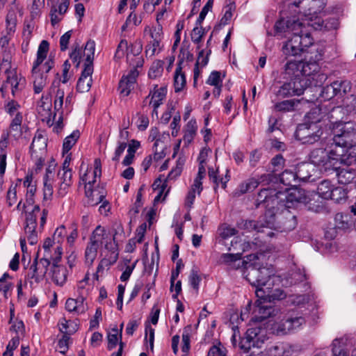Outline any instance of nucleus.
I'll use <instances>...</instances> for the list:
<instances>
[{
  "instance_id": "23",
  "label": "nucleus",
  "mask_w": 356,
  "mask_h": 356,
  "mask_svg": "<svg viewBox=\"0 0 356 356\" xmlns=\"http://www.w3.org/2000/svg\"><path fill=\"white\" fill-rule=\"evenodd\" d=\"M294 346L284 343H277L270 346L268 350L269 356H291Z\"/></svg>"
},
{
  "instance_id": "21",
  "label": "nucleus",
  "mask_w": 356,
  "mask_h": 356,
  "mask_svg": "<svg viewBox=\"0 0 356 356\" xmlns=\"http://www.w3.org/2000/svg\"><path fill=\"white\" fill-rule=\"evenodd\" d=\"M93 73V68L84 66L81 76L78 79L76 83V90L79 92H88L92 83V74Z\"/></svg>"
},
{
  "instance_id": "37",
  "label": "nucleus",
  "mask_w": 356,
  "mask_h": 356,
  "mask_svg": "<svg viewBox=\"0 0 356 356\" xmlns=\"http://www.w3.org/2000/svg\"><path fill=\"white\" fill-rule=\"evenodd\" d=\"M348 197V192L346 189L342 187H334L330 193V197L329 199L333 200L336 203H342L346 202Z\"/></svg>"
},
{
  "instance_id": "2",
  "label": "nucleus",
  "mask_w": 356,
  "mask_h": 356,
  "mask_svg": "<svg viewBox=\"0 0 356 356\" xmlns=\"http://www.w3.org/2000/svg\"><path fill=\"white\" fill-rule=\"evenodd\" d=\"M335 147L350 148L356 146V122H334L330 127Z\"/></svg>"
},
{
  "instance_id": "20",
  "label": "nucleus",
  "mask_w": 356,
  "mask_h": 356,
  "mask_svg": "<svg viewBox=\"0 0 356 356\" xmlns=\"http://www.w3.org/2000/svg\"><path fill=\"white\" fill-rule=\"evenodd\" d=\"M58 263L59 257L51 265V279L56 285L62 286L67 281V269L65 266L59 265Z\"/></svg>"
},
{
  "instance_id": "25",
  "label": "nucleus",
  "mask_w": 356,
  "mask_h": 356,
  "mask_svg": "<svg viewBox=\"0 0 356 356\" xmlns=\"http://www.w3.org/2000/svg\"><path fill=\"white\" fill-rule=\"evenodd\" d=\"M58 176L61 179V183L58 189V193L60 195H65L67 193L68 188L72 185V170H63V172H59Z\"/></svg>"
},
{
  "instance_id": "34",
  "label": "nucleus",
  "mask_w": 356,
  "mask_h": 356,
  "mask_svg": "<svg viewBox=\"0 0 356 356\" xmlns=\"http://www.w3.org/2000/svg\"><path fill=\"white\" fill-rule=\"evenodd\" d=\"M302 321L303 318L302 317L287 318L279 325L278 330L281 331L283 334H286L296 326H299Z\"/></svg>"
},
{
  "instance_id": "60",
  "label": "nucleus",
  "mask_w": 356,
  "mask_h": 356,
  "mask_svg": "<svg viewBox=\"0 0 356 356\" xmlns=\"http://www.w3.org/2000/svg\"><path fill=\"white\" fill-rule=\"evenodd\" d=\"M284 163L285 159L283 156L281 154H277L271 159L270 161L271 165L273 166L272 171L275 172L281 170L284 167Z\"/></svg>"
},
{
  "instance_id": "24",
  "label": "nucleus",
  "mask_w": 356,
  "mask_h": 356,
  "mask_svg": "<svg viewBox=\"0 0 356 356\" xmlns=\"http://www.w3.org/2000/svg\"><path fill=\"white\" fill-rule=\"evenodd\" d=\"M295 171L298 182H305L309 181L312 177V172L314 171V168L311 165V163H301L297 165Z\"/></svg>"
},
{
  "instance_id": "46",
  "label": "nucleus",
  "mask_w": 356,
  "mask_h": 356,
  "mask_svg": "<svg viewBox=\"0 0 356 356\" xmlns=\"http://www.w3.org/2000/svg\"><path fill=\"white\" fill-rule=\"evenodd\" d=\"M332 355L333 356H348V352L341 346V342L339 339H336L332 343ZM315 356H324L323 354H317Z\"/></svg>"
},
{
  "instance_id": "39",
  "label": "nucleus",
  "mask_w": 356,
  "mask_h": 356,
  "mask_svg": "<svg viewBox=\"0 0 356 356\" xmlns=\"http://www.w3.org/2000/svg\"><path fill=\"white\" fill-rule=\"evenodd\" d=\"M166 94L167 87L162 86L159 88V89L155 90L153 93L152 90H150L149 95L146 97V99H148L150 96H152V100L150 101L149 104H152L153 102H157L161 105L163 104V99L166 97Z\"/></svg>"
},
{
  "instance_id": "64",
  "label": "nucleus",
  "mask_w": 356,
  "mask_h": 356,
  "mask_svg": "<svg viewBox=\"0 0 356 356\" xmlns=\"http://www.w3.org/2000/svg\"><path fill=\"white\" fill-rule=\"evenodd\" d=\"M127 147V143L124 142H118V145L115 149L114 155L112 157V161L119 162L120 158L123 154L124 149Z\"/></svg>"
},
{
  "instance_id": "55",
  "label": "nucleus",
  "mask_w": 356,
  "mask_h": 356,
  "mask_svg": "<svg viewBox=\"0 0 356 356\" xmlns=\"http://www.w3.org/2000/svg\"><path fill=\"white\" fill-rule=\"evenodd\" d=\"M226 348L219 342L218 345H213L209 348L207 356H226Z\"/></svg>"
},
{
  "instance_id": "30",
  "label": "nucleus",
  "mask_w": 356,
  "mask_h": 356,
  "mask_svg": "<svg viewBox=\"0 0 356 356\" xmlns=\"http://www.w3.org/2000/svg\"><path fill=\"white\" fill-rule=\"evenodd\" d=\"M316 199L314 197L307 200L305 204L308 210L315 213L323 212L325 209V200L316 196Z\"/></svg>"
},
{
  "instance_id": "44",
  "label": "nucleus",
  "mask_w": 356,
  "mask_h": 356,
  "mask_svg": "<svg viewBox=\"0 0 356 356\" xmlns=\"http://www.w3.org/2000/svg\"><path fill=\"white\" fill-rule=\"evenodd\" d=\"M81 56H82L81 48L80 47V46L78 43L74 44L73 46V49L70 54V58H71L72 61L74 64V67L76 68H79L80 66Z\"/></svg>"
},
{
  "instance_id": "18",
  "label": "nucleus",
  "mask_w": 356,
  "mask_h": 356,
  "mask_svg": "<svg viewBox=\"0 0 356 356\" xmlns=\"http://www.w3.org/2000/svg\"><path fill=\"white\" fill-rule=\"evenodd\" d=\"M255 309L254 312L258 314L257 318L262 321L274 315L275 309L272 302L267 300L257 298L254 302Z\"/></svg>"
},
{
  "instance_id": "6",
  "label": "nucleus",
  "mask_w": 356,
  "mask_h": 356,
  "mask_svg": "<svg viewBox=\"0 0 356 356\" xmlns=\"http://www.w3.org/2000/svg\"><path fill=\"white\" fill-rule=\"evenodd\" d=\"M323 129L319 124L302 122L299 124L294 134L295 138L302 144H314L321 139Z\"/></svg>"
},
{
  "instance_id": "59",
  "label": "nucleus",
  "mask_w": 356,
  "mask_h": 356,
  "mask_svg": "<svg viewBox=\"0 0 356 356\" xmlns=\"http://www.w3.org/2000/svg\"><path fill=\"white\" fill-rule=\"evenodd\" d=\"M206 83L213 86L222 84V80L220 78V72L216 70L211 72Z\"/></svg>"
},
{
  "instance_id": "63",
  "label": "nucleus",
  "mask_w": 356,
  "mask_h": 356,
  "mask_svg": "<svg viewBox=\"0 0 356 356\" xmlns=\"http://www.w3.org/2000/svg\"><path fill=\"white\" fill-rule=\"evenodd\" d=\"M19 108V104L14 99L8 101L4 106L5 111L10 116L13 115Z\"/></svg>"
},
{
  "instance_id": "36",
  "label": "nucleus",
  "mask_w": 356,
  "mask_h": 356,
  "mask_svg": "<svg viewBox=\"0 0 356 356\" xmlns=\"http://www.w3.org/2000/svg\"><path fill=\"white\" fill-rule=\"evenodd\" d=\"M23 121V115L20 112H17L14 118L11 120L10 124V131L15 132L13 134L14 137H19L22 135L21 126Z\"/></svg>"
},
{
  "instance_id": "51",
  "label": "nucleus",
  "mask_w": 356,
  "mask_h": 356,
  "mask_svg": "<svg viewBox=\"0 0 356 356\" xmlns=\"http://www.w3.org/2000/svg\"><path fill=\"white\" fill-rule=\"evenodd\" d=\"M34 29V22L33 19H31L29 21L25 20L24 21V26L23 29V37L26 40V44L27 47L29 44V42L31 38L32 32Z\"/></svg>"
},
{
  "instance_id": "31",
  "label": "nucleus",
  "mask_w": 356,
  "mask_h": 356,
  "mask_svg": "<svg viewBox=\"0 0 356 356\" xmlns=\"http://www.w3.org/2000/svg\"><path fill=\"white\" fill-rule=\"evenodd\" d=\"M284 231H291L294 229L297 225V220L296 216L291 215L290 211L286 209L284 216H282L280 220Z\"/></svg>"
},
{
  "instance_id": "16",
  "label": "nucleus",
  "mask_w": 356,
  "mask_h": 356,
  "mask_svg": "<svg viewBox=\"0 0 356 356\" xmlns=\"http://www.w3.org/2000/svg\"><path fill=\"white\" fill-rule=\"evenodd\" d=\"M178 63L175 72L174 76V86L175 92H179L185 87L186 83V76L184 73L182 72V64L184 62V51L183 47L180 49L179 54L178 56Z\"/></svg>"
},
{
  "instance_id": "40",
  "label": "nucleus",
  "mask_w": 356,
  "mask_h": 356,
  "mask_svg": "<svg viewBox=\"0 0 356 356\" xmlns=\"http://www.w3.org/2000/svg\"><path fill=\"white\" fill-rule=\"evenodd\" d=\"M163 61L158 60L154 61L148 72V76L151 79H155L162 75L163 71Z\"/></svg>"
},
{
  "instance_id": "33",
  "label": "nucleus",
  "mask_w": 356,
  "mask_h": 356,
  "mask_svg": "<svg viewBox=\"0 0 356 356\" xmlns=\"http://www.w3.org/2000/svg\"><path fill=\"white\" fill-rule=\"evenodd\" d=\"M95 50V42L94 40H88L84 49V52L86 54V58L85 60L84 66H87L90 68H93V60H94V54Z\"/></svg>"
},
{
  "instance_id": "49",
  "label": "nucleus",
  "mask_w": 356,
  "mask_h": 356,
  "mask_svg": "<svg viewBox=\"0 0 356 356\" xmlns=\"http://www.w3.org/2000/svg\"><path fill=\"white\" fill-rule=\"evenodd\" d=\"M8 83H10L11 85L12 95L13 96H15V91L17 89L18 86H19V83L17 81V76L15 75V74L11 76L9 74H8L6 83L0 88V90L2 92V94H3L4 89L6 88V87H7L6 85L8 84Z\"/></svg>"
},
{
  "instance_id": "35",
  "label": "nucleus",
  "mask_w": 356,
  "mask_h": 356,
  "mask_svg": "<svg viewBox=\"0 0 356 356\" xmlns=\"http://www.w3.org/2000/svg\"><path fill=\"white\" fill-rule=\"evenodd\" d=\"M34 78L33 81V90L35 94L40 93L47 84V76L44 73L37 72L35 74H32Z\"/></svg>"
},
{
  "instance_id": "14",
  "label": "nucleus",
  "mask_w": 356,
  "mask_h": 356,
  "mask_svg": "<svg viewBox=\"0 0 356 356\" xmlns=\"http://www.w3.org/2000/svg\"><path fill=\"white\" fill-rule=\"evenodd\" d=\"M288 36L289 39L284 43L282 48L283 54L286 56L285 59L288 56H296L300 55L302 53V47H301V35L298 31L292 32Z\"/></svg>"
},
{
  "instance_id": "12",
  "label": "nucleus",
  "mask_w": 356,
  "mask_h": 356,
  "mask_svg": "<svg viewBox=\"0 0 356 356\" xmlns=\"http://www.w3.org/2000/svg\"><path fill=\"white\" fill-rule=\"evenodd\" d=\"M302 23L296 20H285L284 18L278 19L273 27V36L280 39L288 37L292 32L298 31Z\"/></svg>"
},
{
  "instance_id": "7",
  "label": "nucleus",
  "mask_w": 356,
  "mask_h": 356,
  "mask_svg": "<svg viewBox=\"0 0 356 356\" xmlns=\"http://www.w3.org/2000/svg\"><path fill=\"white\" fill-rule=\"evenodd\" d=\"M350 83L348 81H335L322 88L320 96L324 100H330L334 97L341 98L350 91Z\"/></svg>"
},
{
  "instance_id": "38",
  "label": "nucleus",
  "mask_w": 356,
  "mask_h": 356,
  "mask_svg": "<svg viewBox=\"0 0 356 356\" xmlns=\"http://www.w3.org/2000/svg\"><path fill=\"white\" fill-rule=\"evenodd\" d=\"M40 102L41 104L39 106V113L42 116L48 118L49 120H50V118L51 116V103L50 98L48 96H42Z\"/></svg>"
},
{
  "instance_id": "52",
  "label": "nucleus",
  "mask_w": 356,
  "mask_h": 356,
  "mask_svg": "<svg viewBox=\"0 0 356 356\" xmlns=\"http://www.w3.org/2000/svg\"><path fill=\"white\" fill-rule=\"evenodd\" d=\"M189 283L191 286L196 291L197 293L199 290V285L202 280L201 277L198 274V271L193 268L189 275Z\"/></svg>"
},
{
  "instance_id": "54",
  "label": "nucleus",
  "mask_w": 356,
  "mask_h": 356,
  "mask_svg": "<svg viewBox=\"0 0 356 356\" xmlns=\"http://www.w3.org/2000/svg\"><path fill=\"white\" fill-rule=\"evenodd\" d=\"M254 346L255 341L249 334H248V336L245 339H243L239 343L240 348L246 353L250 351L252 346L254 347Z\"/></svg>"
},
{
  "instance_id": "22",
  "label": "nucleus",
  "mask_w": 356,
  "mask_h": 356,
  "mask_svg": "<svg viewBox=\"0 0 356 356\" xmlns=\"http://www.w3.org/2000/svg\"><path fill=\"white\" fill-rule=\"evenodd\" d=\"M238 229L248 232L256 231L257 232H263L262 228L266 227V223H261L260 222L253 220L240 219L236 222Z\"/></svg>"
},
{
  "instance_id": "17",
  "label": "nucleus",
  "mask_w": 356,
  "mask_h": 356,
  "mask_svg": "<svg viewBox=\"0 0 356 356\" xmlns=\"http://www.w3.org/2000/svg\"><path fill=\"white\" fill-rule=\"evenodd\" d=\"M257 298L268 300L272 302L275 300H282L286 297L284 291L280 289H273L272 286L267 285L265 288L255 290Z\"/></svg>"
},
{
  "instance_id": "48",
  "label": "nucleus",
  "mask_w": 356,
  "mask_h": 356,
  "mask_svg": "<svg viewBox=\"0 0 356 356\" xmlns=\"http://www.w3.org/2000/svg\"><path fill=\"white\" fill-rule=\"evenodd\" d=\"M43 182V200H49L52 197L54 190L49 177L47 175L44 177Z\"/></svg>"
},
{
  "instance_id": "43",
  "label": "nucleus",
  "mask_w": 356,
  "mask_h": 356,
  "mask_svg": "<svg viewBox=\"0 0 356 356\" xmlns=\"http://www.w3.org/2000/svg\"><path fill=\"white\" fill-rule=\"evenodd\" d=\"M289 199L291 202L294 201L305 204L307 200V197L304 190L296 188L289 193Z\"/></svg>"
},
{
  "instance_id": "1",
  "label": "nucleus",
  "mask_w": 356,
  "mask_h": 356,
  "mask_svg": "<svg viewBox=\"0 0 356 356\" xmlns=\"http://www.w3.org/2000/svg\"><path fill=\"white\" fill-rule=\"evenodd\" d=\"M286 197L284 193L275 188H267L260 190L255 204L257 208L264 207L266 209L264 219L266 223V227L274 226L277 211L286 207Z\"/></svg>"
},
{
  "instance_id": "10",
  "label": "nucleus",
  "mask_w": 356,
  "mask_h": 356,
  "mask_svg": "<svg viewBox=\"0 0 356 356\" xmlns=\"http://www.w3.org/2000/svg\"><path fill=\"white\" fill-rule=\"evenodd\" d=\"M40 212L39 205H35L31 212L26 214V225L24 231L27 235V239L30 245H35L38 242V235L35 232L37 226V218Z\"/></svg>"
},
{
  "instance_id": "4",
  "label": "nucleus",
  "mask_w": 356,
  "mask_h": 356,
  "mask_svg": "<svg viewBox=\"0 0 356 356\" xmlns=\"http://www.w3.org/2000/svg\"><path fill=\"white\" fill-rule=\"evenodd\" d=\"M273 271L266 267L257 268L254 264L246 267L245 279L257 289L265 288L267 285L273 286L271 276Z\"/></svg>"
},
{
  "instance_id": "61",
  "label": "nucleus",
  "mask_w": 356,
  "mask_h": 356,
  "mask_svg": "<svg viewBox=\"0 0 356 356\" xmlns=\"http://www.w3.org/2000/svg\"><path fill=\"white\" fill-rule=\"evenodd\" d=\"M183 267H184V264L182 262V260L181 259L177 260V264H176V269L173 270L172 271V273H171L170 287V290L171 291H173L174 283H175L176 279L178 277V276H179V275L180 273L181 268H183Z\"/></svg>"
},
{
  "instance_id": "13",
  "label": "nucleus",
  "mask_w": 356,
  "mask_h": 356,
  "mask_svg": "<svg viewBox=\"0 0 356 356\" xmlns=\"http://www.w3.org/2000/svg\"><path fill=\"white\" fill-rule=\"evenodd\" d=\"M105 229L100 225H98L95 229L93 231L90 238V242L86 247L85 252V257L86 262L89 264H92L94 260L95 259L97 254V250L102 244V241L97 239V236H102L104 237L105 234Z\"/></svg>"
},
{
  "instance_id": "57",
  "label": "nucleus",
  "mask_w": 356,
  "mask_h": 356,
  "mask_svg": "<svg viewBox=\"0 0 356 356\" xmlns=\"http://www.w3.org/2000/svg\"><path fill=\"white\" fill-rule=\"evenodd\" d=\"M17 184L10 186L6 195V203L9 207H12L17 202Z\"/></svg>"
},
{
  "instance_id": "19",
  "label": "nucleus",
  "mask_w": 356,
  "mask_h": 356,
  "mask_svg": "<svg viewBox=\"0 0 356 356\" xmlns=\"http://www.w3.org/2000/svg\"><path fill=\"white\" fill-rule=\"evenodd\" d=\"M138 75V72L137 70L134 69L130 70L127 75L122 77L118 86L120 95L127 97L130 94L131 90L134 88V85L136 81Z\"/></svg>"
},
{
  "instance_id": "11",
  "label": "nucleus",
  "mask_w": 356,
  "mask_h": 356,
  "mask_svg": "<svg viewBox=\"0 0 356 356\" xmlns=\"http://www.w3.org/2000/svg\"><path fill=\"white\" fill-rule=\"evenodd\" d=\"M301 61H287L284 65V71L281 72L282 77L285 80H289L291 81H305L306 85L309 86L311 84L309 78L302 76L301 72Z\"/></svg>"
},
{
  "instance_id": "56",
  "label": "nucleus",
  "mask_w": 356,
  "mask_h": 356,
  "mask_svg": "<svg viewBox=\"0 0 356 356\" xmlns=\"http://www.w3.org/2000/svg\"><path fill=\"white\" fill-rule=\"evenodd\" d=\"M6 23L7 26L8 33L15 32L17 24V19L15 13L10 12L7 14L6 17Z\"/></svg>"
},
{
  "instance_id": "29",
  "label": "nucleus",
  "mask_w": 356,
  "mask_h": 356,
  "mask_svg": "<svg viewBox=\"0 0 356 356\" xmlns=\"http://www.w3.org/2000/svg\"><path fill=\"white\" fill-rule=\"evenodd\" d=\"M334 186L331 184V181L327 179H325L321 181L317 188L318 195L315 196H318L321 199L323 200H329L330 197V193L332 191V188Z\"/></svg>"
},
{
  "instance_id": "26",
  "label": "nucleus",
  "mask_w": 356,
  "mask_h": 356,
  "mask_svg": "<svg viewBox=\"0 0 356 356\" xmlns=\"http://www.w3.org/2000/svg\"><path fill=\"white\" fill-rule=\"evenodd\" d=\"M323 118V108L321 106H314L305 115V122L318 124Z\"/></svg>"
},
{
  "instance_id": "8",
  "label": "nucleus",
  "mask_w": 356,
  "mask_h": 356,
  "mask_svg": "<svg viewBox=\"0 0 356 356\" xmlns=\"http://www.w3.org/2000/svg\"><path fill=\"white\" fill-rule=\"evenodd\" d=\"M47 147V139L41 134L35 135L30 145V153L32 160L35 161V171L40 170L44 163L43 154Z\"/></svg>"
},
{
  "instance_id": "32",
  "label": "nucleus",
  "mask_w": 356,
  "mask_h": 356,
  "mask_svg": "<svg viewBox=\"0 0 356 356\" xmlns=\"http://www.w3.org/2000/svg\"><path fill=\"white\" fill-rule=\"evenodd\" d=\"M81 134L79 130L76 129L72 133L67 136L63 143V154H67L72 147L76 144L78 139L80 138Z\"/></svg>"
},
{
  "instance_id": "45",
  "label": "nucleus",
  "mask_w": 356,
  "mask_h": 356,
  "mask_svg": "<svg viewBox=\"0 0 356 356\" xmlns=\"http://www.w3.org/2000/svg\"><path fill=\"white\" fill-rule=\"evenodd\" d=\"M30 270L28 277L34 280L36 283L40 282L45 277V271H40V267L38 266L31 265Z\"/></svg>"
},
{
  "instance_id": "15",
  "label": "nucleus",
  "mask_w": 356,
  "mask_h": 356,
  "mask_svg": "<svg viewBox=\"0 0 356 356\" xmlns=\"http://www.w3.org/2000/svg\"><path fill=\"white\" fill-rule=\"evenodd\" d=\"M317 97L315 96L313 98L311 99H306V98H301L300 99H288V100H283L280 102H277L273 106V110L276 112H280V113H288V112H292L296 110V108L298 106L299 104H301L302 102L305 103H311L314 102L315 99H316Z\"/></svg>"
},
{
  "instance_id": "53",
  "label": "nucleus",
  "mask_w": 356,
  "mask_h": 356,
  "mask_svg": "<svg viewBox=\"0 0 356 356\" xmlns=\"http://www.w3.org/2000/svg\"><path fill=\"white\" fill-rule=\"evenodd\" d=\"M112 332L113 333H108L107 335L108 339V346L107 348L109 350L115 348L118 342V329L117 327H114L112 329Z\"/></svg>"
},
{
  "instance_id": "42",
  "label": "nucleus",
  "mask_w": 356,
  "mask_h": 356,
  "mask_svg": "<svg viewBox=\"0 0 356 356\" xmlns=\"http://www.w3.org/2000/svg\"><path fill=\"white\" fill-rule=\"evenodd\" d=\"M344 115L343 108L341 106L333 107L327 114V118L329 119L332 127L334 122H343L340 119L343 118Z\"/></svg>"
},
{
  "instance_id": "41",
  "label": "nucleus",
  "mask_w": 356,
  "mask_h": 356,
  "mask_svg": "<svg viewBox=\"0 0 356 356\" xmlns=\"http://www.w3.org/2000/svg\"><path fill=\"white\" fill-rule=\"evenodd\" d=\"M227 4L225 6V13L220 19V24L226 25L229 24L232 17V13L236 10V3L233 0H227Z\"/></svg>"
},
{
  "instance_id": "3",
  "label": "nucleus",
  "mask_w": 356,
  "mask_h": 356,
  "mask_svg": "<svg viewBox=\"0 0 356 356\" xmlns=\"http://www.w3.org/2000/svg\"><path fill=\"white\" fill-rule=\"evenodd\" d=\"M343 152V151L341 153L338 152L336 147H332L329 150L325 148H315L310 152L309 159L311 163L328 173L340 165Z\"/></svg>"
},
{
  "instance_id": "27",
  "label": "nucleus",
  "mask_w": 356,
  "mask_h": 356,
  "mask_svg": "<svg viewBox=\"0 0 356 356\" xmlns=\"http://www.w3.org/2000/svg\"><path fill=\"white\" fill-rule=\"evenodd\" d=\"M296 175V171L285 170L280 175V180L285 186L294 187L299 184Z\"/></svg>"
},
{
  "instance_id": "5",
  "label": "nucleus",
  "mask_w": 356,
  "mask_h": 356,
  "mask_svg": "<svg viewBox=\"0 0 356 356\" xmlns=\"http://www.w3.org/2000/svg\"><path fill=\"white\" fill-rule=\"evenodd\" d=\"M275 86V95L279 99H284L293 96H300L305 91L312 92V88L306 85L305 81H291L286 80L284 82H278Z\"/></svg>"
},
{
  "instance_id": "58",
  "label": "nucleus",
  "mask_w": 356,
  "mask_h": 356,
  "mask_svg": "<svg viewBox=\"0 0 356 356\" xmlns=\"http://www.w3.org/2000/svg\"><path fill=\"white\" fill-rule=\"evenodd\" d=\"M19 344V337H15L11 339L6 346V350L3 353V356H13V350L17 348Z\"/></svg>"
},
{
  "instance_id": "9",
  "label": "nucleus",
  "mask_w": 356,
  "mask_h": 356,
  "mask_svg": "<svg viewBox=\"0 0 356 356\" xmlns=\"http://www.w3.org/2000/svg\"><path fill=\"white\" fill-rule=\"evenodd\" d=\"M353 161H355L353 157L343 159L340 161V164L343 163L346 166L337 165V168L332 170L330 173L336 172L337 177L339 184L347 185L350 184L356 177V170L351 168L350 165Z\"/></svg>"
},
{
  "instance_id": "47",
  "label": "nucleus",
  "mask_w": 356,
  "mask_h": 356,
  "mask_svg": "<svg viewBox=\"0 0 356 356\" xmlns=\"http://www.w3.org/2000/svg\"><path fill=\"white\" fill-rule=\"evenodd\" d=\"M298 32L301 35V47L304 52L308 47L313 44L314 40L309 33L303 31L301 28L298 30Z\"/></svg>"
},
{
  "instance_id": "28",
  "label": "nucleus",
  "mask_w": 356,
  "mask_h": 356,
  "mask_svg": "<svg viewBox=\"0 0 356 356\" xmlns=\"http://www.w3.org/2000/svg\"><path fill=\"white\" fill-rule=\"evenodd\" d=\"M319 65L316 61H301L302 76L308 78L310 76H315L319 71Z\"/></svg>"
},
{
  "instance_id": "50",
  "label": "nucleus",
  "mask_w": 356,
  "mask_h": 356,
  "mask_svg": "<svg viewBox=\"0 0 356 356\" xmlns=\"http://www.w3.org/2000/svg\"><path fill=\"white\" fill-rule=\"evenodd\" d=\"M206 31L202 26L195 25L191 32V40L194 43L198 44L202 41V39Z\"/></svg>"
},
{
  "instance_id": "62",
  "label": "nucleus",
  "mask_w": 356,
  "mask_h": 356,
  "mask_svg": "<svg viewBox=\"0 0 356 356\" xmlns=\"http://www.w3.org/2000/svg\"><path fill=\"white\" fill-rule=\"evenodd\" d=\"M213 4L211 1H207V3L202 8L198 18L197 19L195 22V25L197 26H201L202 23L204 20L208 12L212 8Z\"/></svg>"
}]
</instances>
